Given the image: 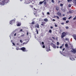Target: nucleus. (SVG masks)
Listing matches in <instances>:
<instances>
[{"label":"nucleus","instance_id":"29","mask_svg":"<svg viewBox=\"0 0 76 76\" xmlns=\"http://www.w3.org/2000/svg\"><path fill=\"white\" fill-rule=\"evenodd\" d=\"M72 13V11H69V13Z\"/></svg>","mask_w":76,"mask_h":76},{"label":"nucleus","instance_id":"49","mask_svg":"<svg viewBox=\"0 0 76 76\" xmlns=\"http://www.w3.org/2000/svg\"><path fill=\"white\" fill-rule=\"evenodd\" d=\"M53 21H56V20H54V19H53Z\"/></svg>","mask_w":76,"mask_h":76},{"label":"nucleus","instance_id":"31","mask_svg":"<svg viewBox=\"0 0 76 76\" xmlns=\"http://www.w3.org/2000/svg\"><path fill=\"white\" fill-rule=\"evenodd\" d=\"M72 18V16L70 17L69 18H68V19H70Z\"/></svg>","mask_w":76,"mask_h":76},{"label":"nucleus","instance_id":"35","mask_svg":"<svg viewBox=\"0 0 76 76\" xmlns=\"http://www.w3.org/2000/svg\"><path fill=\"white\" fill-rule=\"evenodd\" d=\"M70 60H73V58H70Z\"/></svg>","mask_w":76,"mask_h":76},{"label":"nucleus","instance_id":"57","mask_svg":"<svg viewBox=\"0 0 76 76\" xmlns=\"http://www.w3.org/2000/svg\"><path fill=\"white\" fill-rule=\"evenodd\" d=\"M57 48H59V47H58V46H57Z\"/></svg>","mask_w":76,"mask_h":76},{"label":"nucleus","instance_id":"23","mask_svg":"<svg viewBox=\"0 0 76 76\" xmlns=\"http://www.w3.org/2000/svg\"><path fill=\"white\" fill-rule=\"evenodd\" d=\"M65 41H67V40L69 41V39H68L66 38H65Z\"/></svg>","mask_w":76,"mask_h":76},{"label":"nucleus","instance_id":"47","mask_svg":"<svg viewBox=\"0 0 76 76\" xmlns=\"http://www.w3.org/2000/svg\"><path fill=\"white\" fill-rule=\"evenodd\" d=\"M43 48H45V46L44 45H43Z\"/></svg>","mask_w":76,"mask_h":76},{"label":"nucleus","instance_id":"11","mask_svg":"<svg viewBox=\"0 0 76 76\" xmlns=\"http://www.w3.org/2000/svg\"><path fill=\"white\" fill-rule=\"evenodd\" d=\"M44 3V2L43 1H40L39 4H42V3Z\"/></svg>","mask_w":76,"mask_h":76},{"label":"nucleus","instance_id":"50","mask_svg":"<svg viewBox=\"0 0 76 76\" xmlns=\"http://www.w3.org/2000/svg\"><path fill=\"white\" fill-rule=\"evenodd\" d=\"M58 3H60V1H58Z\"/></svg>","mask_w":76,"mask_h":76},{"label":"nucleus","instance_id":"7","mask_svg":"<svg viewBox=\"0 0 76 76\" xmlns=\"http://www.w3.org/2000/svg\"><path fill=\"white\" fill-rule=\"evenodd\" d=\"M56 10H57V11H58V10H59V7L58 6H56Z\"/></svg>","mask_w":76,"mask_h":76},{"label":"nucleus","instance_id":"54","mask_svg":"<svg viewBox=\"0 0 76 76\" xmlns=\"http://www.w3.org/2000/svg\"><path fill=\"white\" fill-rule=\"evenodd\" d=\"M30 6L31 7H33V6L31 5V6Z\"/></svg>","mask_w":76,"mask_h":76},{"label":"nucleus","instance_id":"56","mask_svg":"<svg viewBox=\"0 0 76 76\" xmlns=\"http://www.w3.org/2000/svg\"><path fill=\"white\" fill-rule=\"evenodd\" d=\"M23 31L22 29H21L20 30V31Z\"/></svg>","mask_w":76,"mask_h":76},{"label":"nucleus","instance_id":"61","mask_svg":"<svg viewBox=\"0 0 76 76\" xmlns=\"http://www.w3.org/2000/svg\"><path fill=\"white\" fill-rule=\"evenodd\" d=\"M20 37H18V38H20Z\"/></svg>","mask_w":76,"mask_h":76},{"label":"nucleus","instance_id":"55","mask_svg":"<svg viewBox=\"0 0 76 76\" xmlns=\"http://www.w3.org/2000/svg\"><path fill=\"white\" fill-rule=\"evenodd\" d=\"M57 16H54V18H57Z\"/></svg>","mask_w":76,"mask_h":76},{"label":"nucleus","instance_id":"5","mask_svg":"<svg viewBox=\"0 0 76 76\" xmlns=\"http://www.w3.org/2000/svg\"><path fill=\"white\" fill-rule=\"evenodd\" d=\"M72 50H71V52H72L73 53H76V50L74 49H72Z\"/></svg>","mask_w":76,"mask_h":76},{"label":"nucleus","instance_id":"36","mask_svg":"<svg viewBox=\"0 0 76 76\" xmlns=\"http://www.w3.org/2000/svg\"><path fill=\"white\" fill-rule=\"evenodd\" d=\"M56 18H57V19H59L60 18H59V17H58V16H57V17H56Z\"/></svg>","mask_w":76,"mask_h":76},{"label":"nucleus","instance_id":"17","mask_svg":"<svg viewBox=\"0 0 76 76\" xmlns=\"http://www.w3.org/2000/svg\"><path fill=\"white\" fill-rule=\"evenodd\" d=\"M36 32H37V34H38V29H36Z\"/></svg>","mask_w":76,"mask_h":76},{"label":"nucleus","instance_id":"3","mask_svg":"<svg viewBox=\"0 0 76 76\" xmlns=\"http://www.w3.org/2000/svg\"><path fill=\"white\" fill-rule=\"evenodd\" d=\"M15 20H14V19H13L11 21H10V24H11L12 25L13 23H15Z\"/></svg>","mask_w":76,"mask_h":76},{"label":"nucleus","instance_id":"16","mask_svg":"<svg viewBox=\"0 0 76 76\" xmlns=\"http://www.w3.org/2000/svg\"><path fill=\"white\" fill-rule=\"evenodd\" d=\"M44 5H46V4H47V2H46V1H44Z\"/></svg>","mask_w":76,"mask_h":76},{"label":"nucleus","instance_id":"37","mask_svg":"<svg viewBox=\"0 0 76 76\" xmlns=\"http://www.w3.org/2000/svg\"><path fill=\"white\" fill-rule=\"evenodd\" d=\"M61 25H64V23H61Z\"/></svg>","mask_w":76,"mask_h":76},{"label":"nucleus","instance_id":"6","mask_svg":"<svg viewBox=\"0 0 76 76\" xmlns=\"http://www.w3.org/2000/svg\"><path fill=\"white\" fill-rule=\"evenodd\" d=\"M58 15L60 17H61V13L58 12L57 13Z\"/></svg>","mask_w":76,"mask_h":76},{"label":"nucleus","instance_id":"52","mask_svg":"<svg viewBox=\"0 0 76 76\" xmlns=\"http://www.w3.org/2000/svg\"><path fill=\"white\" fill-rule=\"evenodd\" d=\"M64 50H65V48H64L63 49V51H64Z\"/></svg>","mask_w":76,"mask_h":76},{"label":"nucleus","instance_id":"20","mask_svg":"<svg viewBox=\"0 0 76 76\" xmlns=\"http://www.w3.org/2000/svg\"><path fill=\"white\" fill-rule=\"evenodd\" d=\"M72 1V0H67V1L68 2H71Z\"/></svg>","mask_w":76,"mask_h":76},{"label":"nucleus","instance_id":"19","mask_svg":"<svg viewBox=\"0 0 76 76\" xmlns=\"http://www.w3.org/2000/svg\"><path fill=\"white\" fill-rule=\"evenodd\" d=\"M49 33H51L52 32V31L50 29L49 31Z\"/></svg>","mask_w":76,"mask_h":76},{"label":"nucleus","instance_id":"42","mask_svg":"<svg viewBox=\"0 0 76 76\" xmlns=\"http://www.w3.org/2000/svg\"><path fill=\"white\" fill-rule=\"evenodd\" d=\"M52 38H53V39H54H54H55V38H54V37H52Z\"/></svg>","mask_w":76,"mask_h":76},{"label":"nucleus","instance_id":"21","mask_svg":"<svg viewBox=\"0 0 76 76\" xmlns=\"http://www.w3.org/2000/svg\"><path fill=\"white\" fill-rule=\"evenodd\" d=\"M68 6L69 7H71V6H72V5L71 4H69Z\"/></svg>","mask_w":76,"mask_h":76},{"label":"nucleus","instance_id":"32","mask_svg":"<svg viewBox=\"0 0 76 76\" xmlns=\"http://www.w3.org/2000/svg\"><path fill=\"white\" fill-rule=\"evenodd\" d=\"M16 50H20V49L18 48H16Z\"/></svg>","mask_w":76,"mask_h":76},{"label":"nucleus","instance_id":"8","mask_svg":"<svg viewBox=\"0 0 76 76\" xmlns=\"http://www.w3.org/2000/svg\"><path fill=\"white\" fill-rule=\"evenodd\" d=\"M73 37L75 39L76 41V35L74 34L73 35Z\"/></svg>","mask_w":76,"mask_h":76},{"label":"nucleus","instance_id":"12","mask_svg":"<svg viewBox=\"0 0 76 76\" xmlns=\"http://www.w3.org/2000/svg\"><path fill=\"white\" fill-rule=\"evenodd\" d=\"M44 20L45 21V22H48V19H47V18H45L44 19Z\"/></svg>","mask_w":76,"mask_h":76},{"label":"nucleus","instance_id":"9","mask_svg":"<svg viewBox=\"0 0 76 76\" xmlns=\"http://www.w3.org/2000/svg\"><path fill=\"white\" fill-rule=\"evenodd\" d=\"M20 25H21V24H20V23H18L17 25V26H20Z\"/></svg>","mask_w":76,"mask_h":76},{"label":"nucleus","instance_id":"18","mask_svg":"<svg viewBox=\"0 0 76 76\" xmlns=\"http://www.w3.org/2000/svg\"><path fill=\"white\" fill-rule=\"evenodd\" d=\"M9 1V0H5V2H6V3L8 2Z\"/></svg>","mask_w":76,"mask_h":76},{"label":"nucleus","instance_id":"13","mask_svg":"<svg viewBox=\"0 0 76 76\" xmlns=\"http://www.w3.org/2000/svg\"><path fill=\"white\" fill-rule=\"evenodd\" d=\"M65 46L66 47H68V44L66 43L65 44Z\"/></svg>","mask_w":76,"mask_h":76},{"label":"nucleus","instance_id":"43","mask_svg":"<svg viewBox=\"0 0 76 76\" xmlns=\"http://www.w3.org/2000/svg\"><path fill=\"white\" fill-rule=\"evenodd\" d=\"M50 28L51 29H53V27L51 26Z\"/></svg>","mask_w":76,"mask_h":76},{"label":"nucleus","instance_id":"39","mask_svg":"<svg viewBox=\"0 0 76 76\" xmlns=\"http://www.w3.org/2000/svg\"><path fill=\"white\" fill-rule=\"evenodd\" d=\"M27 44V42L26 43V42H25L23 43V44Z\"/></svg>","mask_w":76,"mask_h":76},{"label":"nucleus","instance_id":"14","mask_svg":"<svg viewBox=\"0 0 76 76\" xmlns=\"http://www.w3.org/2000/svg\"><path fill=\"white\" fill-rule=\"evenodd\" d=\"M63 19L64 20H66V17L63 18Z\"/></svg>","mask_w":76,"mask_h":76},{"label":"nucleus","instance_id":"33","mask_svg":"<svg viewBox=\"0 0 76 76\" xmlns=\"http://www.w3.org/2000/svg\"><path fill=\"white\" fill-rule=\"evenodd\" d=\"M44 25V23H43L41 24V25L42 26H43V25Z\"/></svg>","mask_w":76,"mask_h":76},{"label":"nucleus","instance_id":"53","mask_svg":"<svg viewBox=\"0 0 76 76\" xmlns=\"http://www.w3.org/2000/svg\"><path fill=\"white\" fill-rule=\"evenodd\" d=\"M47 1V0H44L43 1L44 2V1Z\"/></svg>","mask_w":76,"mask_h":76},{"label":"nucleus","instance_id":"26","mask_svg":"<svg viewBox=\"0 0 76 76\" xmlns=\"http://www.w3.org/2000/svg\"><path fill=\"white\" fill-rule=\"evenodd\" d=\"M76 15L75 16L74 18H73V20H76Z\"/></svg>","mask_w":76,"mask_h":76},{"label":"nucleus","instance_id":"45","mask_svg":"<svg viewBox=\"0 0 76 76\" xmlns=\"http://www.w3.org/2000/svg\"><path fill=\"white\" fill-rule=\"evenodd\" d=\"M42 45H44V42H42Z\"/></svg>","mask_w":76,"mask_h":76},{"label":"nucleus","instance_id":"62","mask_svg":"<svg viewBox=\"0 0 76 76\" xmlns=\"http://www.w3.org/2000/svg\"><path fill=\"white\" fill-rule=\"evenodd\" d=\"M63 16H64V15H63Z\"/></svg>","mask_w":76,"mask_h":76},{"label":"nucleus","instance_id":"22","mask_svg":"<svg viewBox=\"0 0 76 76\" xmlns=\"http://www.w3.org/2000/svg\"><path fill=\"white\" fill-rule=\"evenodd\" d=\"M31 24H33V25L35 24V22H34V21H33L31 23Z\"/></svg>","mask_w":76,"mask_h":76},{"label":"nucleus","instance_id":"63","mask_svg":"<svg viewBox=\"0 0 76 76\" xmlns=\"http://www.w3.org/2000/svg\"><path fill=\"white\" fill-rule=\"evenodd\" d=\"M42 23H43V22H42Z\"/></svg>","mask_w":76,"mask_h":76},{"label":"nucleus","instance_id":"30","mask_svg":"<svg viewBox=\"0 0 76 76\" xmlns=\"http://www.w3.org/2000/svg\"><path fill=\"white\" fill-rule=\"evenodd\" d=\"M24 36H25V34H23L20 36V37H24Z\"/></svg>","mask_w":76,"mask_h":76},{"label":"nucleus","instance_id":"1","mask_svg":"<svg viewBox=\"0 0 76 76\" xmlns=\"http://www.w3.org/2000/svg\"><path fill=\"white\" fill-rule=\"evenodd\" d=\"M66 33H65V32H63L62 33V35H61V38H63L64 37H66Z\"/></svg>","mask_w":76,"mask_h":76},{"label":"nucleus","instance_id":"2","mask_svg":"<svg viewBox=\"0 0 76 76\" xmlns=\"http://www.w3.org/2000/svg\"><path fill=\"white\" fill-rule=\"evenodd\" d=\"M21 50H22L24 52H25L26 51H27L26 49L25 48V47H22L20 48Z\"/></svg>","mask_w":76,"mask_h":76},{"label":"nucleus","instance_id":"24","mask_svg":"<svg viewBox=\"0 0 76 76\" xmlns=\"http://www.w3.org/2000/svg\"><path fill=\"white\" fill-rule=\"evenodd\" d=\"M66 23H69V20H67L66 22Z\"/></svg>","mask_w":76,"mask_h":76},{"label":"nucleus","instance_id":"40","mask_svg":"<svg viewBox=\"0 0 76 76\" xmlns=\"http://www.w3.org/2000/svg\"><path fill=\"white\" fill-rule=\"evenodd\" d=\"M16 33H15L14 34V36H16Z\"/></svg>","mask_w":76,"mask_h":76},{"label":"nucleus","instance_id":"4","mask_svg":"<svg viewBox=\"0 0 76 76\" xmlns=\"http://www.w3.org/2000/svg\"><path fill=\"white\" fill-rule=\"evenodd\" d=\"M51 45L53 48H56V46L55 45V44L52 43Z\"/></svg>","mask_w":76,"mask_h":76},{"label":"nucleus","instance_id":"58","mask_svg":"<svg viewBox=\"0 0 76 76\" xmlns=\"http://www.w3.org/2000/svg\"><path fill=\"white\" fill-rule=\"evenodd\" d=\"M31 26H32H32H33V25H31Z\"/></svg>","mask_w":76,"mask_h":76},{"label":"nucleus","instance_id":"15","mask_svg":"<svg viewBox=\"0 0 76 76\" xmlns=\"http://www.w3.org/2000/svg\"><path fill=\"white\" fill-rule=\"evenodd\" d=\"M46 51H48H48H50V48H49V49H46Z\"/></svg>","mask_w":76,"mask_h":76},{"label":"nucleus","instance_id":"28","mask_svg":"<svg viewBox=\"0 0 76 76\" xmlns=\"http://www.w3.org/2000/svg\"><path fill=\"white\" fill-rule=\"evenodd\" d=\"M60 6H63V4H60Z\"/></svg>","mask_w":76,"mask_h":76},{"label":"nucleus","instance_id":"10","mask_svg":"<svg viewBox=\"0 0 76 76\" xmlns=\"http://www.w3.org/2000/svg\"><path fill=\"white\" fill-rule=\"evenodd\" d=\"M36 27L37 28H39V25L38 24H37L36 25Z\"/></svg>","mask_w":76,"mask_h":76},{"label":"nucleus","instance_id":"34","mask_svg":"<svg viewBox=\"0 0 76 76\" xmlns=\"http://www.w3.org/2000/svg\"><path fill=\"white\" fill-rule=\"evenodd\" d=\"M65 28H66V29H69V27L68 26H66V27Z\"/></svg>","mask_w":76,"mask_h":76},{"label":"nucleus","instance_id":"41","mask_svg":"<svg viewBox=\"0 0 76 76\" xmlns=\"http://www.w3.org/2000/svg\"><path fill=\"white\" fill-rule=\"evenodd\" d=\"M55 27H57V25H56V24H55Z\"/></svg>","mask_w":76,"mask_h":76},{"label":"nucleus","instance_id":"59","mask_svg":"<svg viewBox=\"0 0 76 76\" xmlns=\"http://www.w3.org/2000/svg\"><path fill=\"white\" fill-rule=\"evenodd\" d=\"M20 42H22V40H20Z\"/></svg>","mask_w":76,"mask_h":76},{"label":"nucleus","instance_id":"46","mask_svg":"<svg viewBox=\"0 0 76 76\" xmlns=\"http://www.w3.org/2000/svg\"><path fill=\"white\" fill-rule=\"evenodd\" d=\"M42 14L43 15H44V12H42Z\"/></svg>","mask_w":76,"mask_h":76},{"label":"nucleus","instance_id":"38","mask_svg":"<svg viewBox=\"0 0 76 76\" xmlns=\"http://www.w3.org/2000/svg\"><path fill=\"white\" fill-rule=\"evenodd\" d=\"M63 47V45H62L61 46H60V48H61Z\"/></svg>","mask_w":76,"mask_h":76},{"label":"nucleus","instance_id":"25","mask_svg":"<svg viewBox=\"0 0 76 76\" xmlns=\"http://www.w3.org/2000/svg\"><path fill=\"white\" fill-rule=\"evenodd\" d=\"M51 2H52V3H54V0H51Z\"/></svg>","mask_w":76,"mask_h":76},{"label":"nucleus","instance_id":"60","mask_svg":"<svg viewBox=\"0 0 76 76\" xmlns=\"http://www.w3.org/2000/svg\"><path fill=\"white\" fill-rule=\"evenodd\" d=\"M34 10H36V9H35V8H34Z\"/></svg>","mask_w":76,"mask_h":76},{"label":"nucleus","instance_id":"51","mask_svg":"<svg viewBox=\"0 0 76 76\" xmlns=\"http://www.w3.org/2000/svg\"><path fill=\"white\" fill-rule=\"evenodd\" d=\"M28 32H27V35H28Z\"/></svg>","mask_w":76,"mask_h":76},{"label":"nucleus","instance_id":"48","mask_svg":"<svg viewBox=\"0 0 76 76\" xmlns=\"http://www.w3.org/2000/svg\"><path fill=\"white\" fill-rule=\"evenodd\" d=\"M12 44H13L14 45H15V43L13 42L12 43Z\"/></svg>","mask_w":76,"mask_h":76},{"label":"nucleus","instance_id":"44","mask_svg":"<svg viewBox=\"0 0 76 76\" xmlns=\"http://www.w3.org/2000/svg\"><path fill=\"white\" fill-rule=\"evenodd\" d=\"M47 15H50V12H48L47 13Z\"/></svg>","mask_w":76,"mask_h":76},{"label":"nucleus","instance_id":"27","mask_svg":"<svg viewBox=\"0 0 76 76\" xmlns=\"http://www.w3.org/2000/svg\"><path fill=\"white\" fill-rule=\"evenodd\" d=\"M60 43H59V42H57V45H59Z\"/></svg>","mask_w":76,"mask_h":76}]
</instances>
